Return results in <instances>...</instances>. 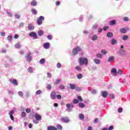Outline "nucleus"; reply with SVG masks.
<instances>
[{
	"label": "nucleus",
	"mask_w": 130,
	"mask_h": 130,
	"mask_svg": "<svg viewBox=\"0 0 130 130\" xmlns=\"http://www.w3.org/2000/svg\"><path fill=\"white\" fill-rule=\"evenodd\" d=\"M110 98H111V99H115V96H114V94H110Z\"/></svg>",
	"instance_id": "obj_45"
},
{
	"label": "nucleus",
	"mask_w": 130,
	"mask_h": 130,
	"mask_svg": "<svg viewBox=\"0 0 130 130\" xmlns=\"http://www.w3.org/2000/svg\"><path fill=\"white\" fill-rule=\"evenodd\" d=\"M120 31L121 32V33H123V34L126 33V30L125 29V28H120Z\"/></svg>",
	"instance_id": "obj_21"
},
{
	"label": "nucleus",
	"mask_w": 130,
	"mask_h": 130,
	"mask_svg": "<svg viewBox=\"0 0 130 130\" xmlns=\"http://www.w3.org/2000/svg\"><path fill=\"white\" fill-rule=\"evenodd\" d=\"M21 117H26V112H23L21 114Z\"/></svg>",
	"instance_id": "obj_47"
},
{
	"label": "nucleus",
	"mask_w": 130,
	"mask_h": 130,
	"mask_svg": "<svg viewBox=\"0 0 130 130\" xmlns=\"http://www.w3.org/2000/svg\"><path fill=\"white\" fill-rule=\"evenodd\" d=\"M66 107H67V108H68L67 109V111H68V112H70L71 109L70 108H71V104H67Z\"/></svg>",
	"instance_id": "obj_24"
},
{
	"label": "nucleus",
	"mask_w": 130,
	"mask_h": 130,
	"mask_svg": "<svg viewBox=\"0 0 130 130\" xmlns=\"http://www.w3.org/2000/svg\"><path fill=\"white\" fill-rule=\"evenodd\" d=\"M113 129V126L111 125L109 128H108V130H112Z\"/></svg>",
	"instance_id": "obj_60"
},
{
	"label": "nucleus",
	"mask_w": 130,
	"mask_h": 130,
	"mask_svg": "<svg viewBox=\"0 0 130 130\" xmlns=\"http://www.w3.org/2000/svg\"><path fill=\"white\" fill-rule=\"evenodd\" d=\"M56 4V6H59V5H60V2H59V1H56L55 2Z\"/></svg>",
	"instance_id": "obj_56"
},
{
	"label": "nucleus",
	"mask_w": 130,
	"mask_h": 130,
	"mask_svg": "<svg viewBox=\"0 0 130 130\" xmlns=\"http://www.w3.org/2000/svg\"><path fill=\"white\" fill-rule=\"evenodd\" d=\"M107 95H108V92H107V91H103L102 93V96L104 98H106V97H107Z\"/></svg>",
	"instance_id": "obj_13"
},
{
	"label": "nucleus",
	"mask_w": 130,
	"mask_h": 130,
	"mask_svg": "<svg viewBox=\"0 0 130 130\" xmlns=\"http://www.w3.org/2000/svg\"><path fill=\"white\" fill-rule=\"evenodd\" d=\"M101 52L102 53V54L105 55V54H107V51H105V50L103 49L101 51Z\"/></svg>",
	"instance_id": "obj_39"
},
{
	"label": "nucleus",
	"mask_w": 130,
	"mask_h": 130,
	"mask_svg": "<svg viewBox=\"0 0 130 130\" xmlns=\"http://www.w3.org/2000/svg\"><path fill=\"white\" fill-rule=\"evenodd\" d=\"M42 93V91L40 90H38L36 91V95H40V94Z\"/></svg>",
	"instance_id": "obj_36"
},
{
	"label": "nucleus",
	"mask_w": 130,
	"mask_h": 130,
	"mask_svg": "<svg viewBox=\"0 0 130 130\" xmlns=\"http://www.w3.org/2000/svg\"><path fill=\"white\" fill-rule=\"evenodd\" d=\"M76 90L77 92H80V91H81V88L80 87H76Z\"/></svg>",
	"instance_id": "obj_57"
},
{
	"label": "nucleus",
	"mask_w": 130,
	"mask_h": 130,
	"mask_svg": "<svg viewBox=\"0 0 130 130\" xmlns=\"http://www.w3.org/2000/svg\"><path fill=\"white\" fill-rule=\"evenodd\" d=\"M123 20L125 21H128V18L127 17H124Z\"/></svg>",
	"instance_id": "obj_63"
},
{
	"label": "nucleus",
	"mask_w": 130,
	"mask_h": 130,
	"mask_svg": "<svg viewBox=\"0 0 130 130\" xmlns=\"http://www.w3.org/2000/svg\"><path fill=\"white\" fill-rule=\"evenodd\" d=\"M122 110L123 109L122 108H119L118 109V112H119V113H121V112H122Z\"/></svg>",
	"instance_id": "obj_49"
},
{
	"label": "nucleus",
	"mask_w": 130,
	"mask_h": 130,
	"mask_svg": "<svg viewBox=\"0 0 130 130\" xmlns=\"http://www.w3.org/2000/svg\"><path fill=\"white\" fill-rule=\"evenodd\" d=\"M27 71L28 73H30V74H32V73H33V69L31 67H29L27 69Z\"/></svg>",
	"instance_id": "obj_33"
},
{
	"label": "nucleus",
	"mask_w": 130,
	"mask_h": 130,
	"mask_svg": "<svg viewBox=\"0 0 130 130\" xmlns=\"http://www.w3.org/2000/svg\"><path fill=\"white\" fill-rule=\"evenodd\" d=\"M61 120L63 121V122L68 123L70 121V119L68 117H62L61 118Z\"/></svg>",
	"instance_id": "obj_8"
},
{
	"label": "nucleus",
	"mask_w": 130,
	"mask_h": 130,
	"mask_svg": "<svg viewBox=\"0 0 130 130\" xmlns=\"http://www.w3.org/2000/svg\"><path fill=\"white\" fill-rule=\"evenodd\" d=\"M10 82H12L14 85H15V86H18V82H17V80L16 79H10Z\"/></svg>",
	"instance_id": "obj_11"
},
{
	"label": "nucleus",
	"mask_w": 130,
	"mask_h": 130,
	"mask_svg": "<svg viewBox=\"0 0 130 130\" xmlns=\"http://www.w3.org/2000/svg\"><path fill=\"white\" fill-rule=\"evenodd\" d=\"M73 103L74 104H78L79 103V100L74 99L73 100Z\"/></svg>",
	"instance_id": "obj_38"
},
{
	"label": "nucleus",
	"mask_w": 130,
	"mask_h": 130,
	"mask_svg": "<svg viewBox=\"0 0 130 130\" xmlns=\"http://www.w3.org/2000/svg\"><path fill=\"white\" fill-rule=\"evenodd\" d=\"M116 43H117V41L114 39H113L112 40L111 44L114 45V44H116Z\"/></svg>",
	"instance_id": "obj_25"
},
{
	"label": "nucleus",
	"mask_w": 130,
	"mask_h": 130,
	"mask_svg": "<svg viewBox=\"0 0 130 130\" xmlns=\"http://www.w3.org/2000/svg\"><path fill=\"white\" fill-rule=\"evenodd\" d=\"M97 38H98V36L93 35L91 38V40H92V41H95V40H97Z\"/></svg>",
	"instance_id": "obj_23"
},
{
	"label": "nucleus",
	"mask_w": 130,
	"mask_h": 130,
	"mask_svg": "<svg viewBox=\"0 0 130 130\" xmlns=\"http://www.w3.org/2000/svg\"><path fill=\"white\" fill-rule=\"evenodd\" d=\"M15 16L16 19H19L20 18V15L19 14H15Z\"/></svg>",
	"instance_id": "obj_59"
},
{
	"label": "nucleus",
	"mask_w": 130,
	"mask_h": 130,
	"mask_svg": "<svg viewBox=\"0 0 130 130\" xmlns=\"http://www.w3.org/2000/svg\"><path fill=\"white\" fill-rule=\"evenodd\" d=\"M116 24V22L115 20H112L110 22V25L111 26H114Z\"/></svg>",
	"instance_id": "obj_22"
},
{
	"label": "nucleus",
	"mask_w": 130,
	"mask_h": 130,
	"mask_svg": "<svg viewBox=\"0 0 130 130\" xmlns=\"http://www.w3.org/2000/svg\"><path fill=\"white\" fill-rule=\"evenodd\" d=\"M119 74V75H122V73H121V70H118V72H117V74Z\"/></svg>",
	"instance_id": "obj_51"
},
{
	"label": "nucleus",
	"mask_w": 130,
	"mask_h": 130,
	"mask_svg": "<svg viewBox=\"0 0 130 130\" xmlns=\"http://www.w3.org/2000/svg\"><path fill=\"white\" fill-rule=\"evenodd\" d=\"M77 99L80 101V102H83V98L80 95H77Z\"/></svg>",
	"instance_id": "obj_31"
},
{
	"label": "nucleus",
	"mask_w": 130,
	"mask_h": 130,
	"mask_svg": "<svg viewBox=\"0 0 130 130\" xmlns=\"http://www.w3.org/2000/svg\"><path fill=\"white\" fill-rule=\"evenodd\" d=\"M78 62L80 66L82 64H88V59L87 58L80 57L79 58Z\"/></svg>",
	"instance_id": "obj_1"
},
{
	"label": "nucleus",
	"mask_w": 130,
	"mask_h": 130,
	"mask_svg": "<svg viewBox=\"0 0 130 130\" xmlns=\"http://www.w3.org/2000/svg\"><path fill=\"white\" fill-rule=\"evenodd\" d=\"M6 36V32H5V31H3L1 33V36Z\"/></svg>",
	"instance_id": "obj_61"
},
{
	"label": "nucleus",
	"mask_w": 130,
	"mask_h": 130,
	"mask_svg": "<svg viewBox=\"0 0 130 130\" xmlns=\"http://www.w3.org/2000/svg\"><path fill=\"white\" fill-rule=\"evenodd\" d=\"M43 47L44 48H45L46 49H48L49 48V43L47 42L43 44Z\"/></svg>",
	"instance_id": "obj_12"
},
{
	"label": "nucleus",
	"mask_w": 130,
	"mask_h": 130,
	"mask_svg": "<svg viewBox=\"0 0 130 130\" xmlns=\"http://www.w3.org/2000/svg\"><path fill=\"white\" fill-rule=\"evenodd\" d=\"M44 17L41 16L37 18V23L39 25H42V21H44Z\"/></svg>",
	"instance_id": "obj_2"
},
{
	"label": "nucleus",
	"mask_w": 130,
	"mask_h": 130,
	"mask_svg": "<svg viewBox=\"0 0 130 130\" xmlns=\"http://www.w3.org/2000/svg\"><path fill=\"white\" fill-rule=\"evenodd\" d=\"M50 97L51 99L54 100L56 98V92L55 91H52L51 93Z\"/></svg>",
	"instance_id": "obj_6"
},
{
	"label": "nucleus",
	"mask_w": 130,
	"mask_h": 130,
	"mask_svg": "<svg viewBox=\"0 0 130 130\" xmlns=\"http://www.w3.org/2000/svg\"><path fill=\"white\" fill-rule=\"evenodd\" d=\"M128 39V36L125 35L124 36H123L122 37V40L124 41L127 40V39Z\"/></svg>",
	"instance_id": "obj_37"
},
{
	"label": "nucleus",
	"mask_w": 130,
	"mask_h": 130,
	"mask_svg": "<svg viewBox=\"0 0 130 130\" xmlns=\"http://www.w3.org/2000/svg\"><path fill=\"white\" fill-rule=\"evenodd\" d=\"M33 122H34V123H35L36 124H37V123H39V121L37 120H34Z\"/></svg>",
	"instance_id": "obj_53"
},
{
	"label": "nucleus",
	"mask_w": 130,
	"mask_h": 130,
	"mask_svg": "<svg viewBox=\"0 0 130 130\" xmlns=\"http://www.w3.org/2000/svg\"><path fill=\"white\" fill-rule=\"evenodd\" d=\"M96 57H98V58H102L103 55H102V54H96Z\"/></svg>",
	"instance_id": "obj_34"
},
{
	"label": "nucleus",
	"mask_w": 130,
	"mask_h": 130,
	"mask_svg": "<svg viewBox=\"0 0 130 130\" xmlns=\"http://www.w3.org/2000/svg\"><path fill=\"white\" fill-rule=\"evenodd\" d=\"M60 82V80H59V79L56 80V84H59Z\"/></svg>",
	"instance_id": "obj_58"
},
{
	"label": "nucleus",
	"mask_w": 130,
	"mask_h": 130,
	"mask_svg": "<svg viewBox=\"0 0 130 130\" xmlns=\"http://www.w3.org/2000/svg\"><path fill=\"white\" fill-rule=\"evenodd\" d=\"M7 14L8 15L9 17H12L13 14L9 12H7Z\"/></svg>",
	"instance_id": "obj_52"
},
{
	"label": "nucleus",
	"mask_w": 130,
	"mask_h": 130,
	"mask_svg": "<svg viewBox=\"0 0 130 130\" xmlns=\"http://www.w3.org/2000/svg\"><path fill=\"white\" fill-rule=\"evenodd\" d=\"M93 61L96 64H99V63H100V62H101V60H100V59H94L93 60Z\"/></svg>",
	"instance_id": "obj_14"
},
{
	"label": "nucleus",
	"mask_w": 130,
	"mask_h": 130,
	"mask_svg": "<svg viewBox=\"0 0 130 130\" xmlns=\"http://www.w3.org/2000/svg\"><path fill=\"white\" fill-rule=\"evenodd\" d=\"M109 28V27L108 26H105L103 27V30L104 31H106V30H107V29H108Z\"/></svg>",
	"instance_id": "obj_55"
},
{
	"label": "nucleus",
	"mask_w": 130,
	"mask_h": 130,
	"mask_svg": "<svg viewBox=\"0 0 130 130\" xmlns=\"http://www.w3.org/2000/svg\"><path fill=\"white\" fill-rule=\"evenodd\" d=\"M59 89H60V90H63L65 88L64 85H61L59 86Z\"/></svg>",
	"instance_id": "obj_40"
},
{
	"label": "nucleus",
	"mask_w": 130,
	"mask_h": 130,
	"mask_svg": "<svg viewBox=\"0 0 130 130\" xmlns=\"http://www.w3.org/2000/svg\"><path fill=\"white\" fill-rule=\"evenodd\" d=\"M76 77L77 78V79L81 80V79H82V78H83V74H82L81 73L79 74L76 75Z\"/></svg>",
	"instance_id": "obj_19"
},
{
	"label": "nucleus",
	"mask_w": 130,
	"mask_h": 130,
	"mask_svg": "<svg viewBox=\"0 0 130 130\" xmlns=\"http://www.w3.org/2000/svg\"><path fill=\"white\" fill-rule=\"evenodd\" d=\"M31 12L32 14V15H37V10L35 9H32L31 10Z\"/></svg>",
	"instance_id": "obj_16"
},
{
	"label": "nucleus",
	"mask_w": 130,
	"mask_h": 130,
	"mask_svg": "<svg viewBox=\"0 0 130 130\" xmlns=\"http://www.w3.org/2000/svg\"><path fill=\"white\" fill-rule=\"evenodd\" d=\"M25 58L27 59V61H31L32 60V56H31V53H28L25 56Z\"/></svg>",
	"instance_id": "obj_4"
},
{
	"label": "nucleus",
	"mask_w": 130,
	"mask_h": 130,
	"mask_svg": "<svg viewBox=\"0 0 130 130\" xmlns=\"http://www.w3.org/2000/svg\"><path fill=\"white\" fill-rule=\"evenodd\" d=\"M23 92L22 91H19L18 92V95L19 96H20L21 97H22L23 96Z\"/></svg>",
	"instance_id": "obj_48"
},
{
	"label": "nucleus",
	"mask_w": 130,
	"mask_h": 130,
	"mask_svg": "<svg viewBox=\"0 0 130 130\" xmlns=\"http://www.w3.org/2000/svg\"><path fill=\"white\" fill-rule=\"evenodd\" d=\"M99 122V118H95L94 120V123H98Z\"/></svg>",
	"instance_id": "obj_46"
},
{
	"label": "nucleus",
	"mask_w": 130,
	"mask_h": 130,
	"mask_svg": "<svg viewBox=\"0 0 130 130\" xmlns=\"http://www.w3.org/2000/svg\"><path fill=\"white\" fill-rule=\"evenodd\" d=\"M15 46V48H20L21 47V45H20V44H16Z\"/></svg>",
	"instance_id": "obj_42"
},
{
	"label": "nucleus",
	"mask_w": 130,
	"mask_h": 130,
	"mask_svg": "<svg viewBox=\"0 0 130 130\" xmlns=\"http://www.w3.org/2000/svg\"><path fill=\"white\" fill-rule=\"evenodd\" d=\"M79 117L80 119H84V118H85V116H84V114H80L79 115Z\"/></svg>",
	"instance_id": "obj_30"
},
{
	"label": "nucleus",
	"mask_w": 130,
	"mask_h": 130,
	"mask_svg": "<svg viewBox=\"0 0 130 130\" xmlns=\"http://www.w3.org/2000/svg\"><path fill=\"white\" fill-rule=\"evenodd\" d=\"M29 35L30 37H33L35 39H37L38 38L37 35H36V33L34 32V31L31 32Z\"/></svg>",
	"instance_id": "obj_5"
},
{
	"label": "nucleus",
	"mask_w": 130,
	"mask_h": 130,
	"mask_svg": "<svg viewBox=\"0 0 130 130\" xmlns=\"http://www.w3.org/2000/svg\"><path fill=\"white\" fill-rule=\"evenodd\" d=\"M24 25H25V24L23 22H21L19 24V27L20 28H23L24 27Z\"/></svg>",
	"instance_id": "obj_43"
},
{
	"label": "nucleus",
	"mask_w": 130,
	"mask_h": 130,
	"mask_svg": "<svg viewBox=\"0 0 130 130\" xmlns=\"http://www.w3.org/2000/svg\"><path fill=\"white\" fill-rule=\"evenodd\" d=\"M38 34L39 36H42V35H43V31H42V30L38 31Z\"/></svg>",
	"instance_id": "obj_32"
},
{
	"label": "nucleus",
	"mask_w": 130,
	"mask_h": 130,
	"mask_svg": "<svg viewBox=\"0 0 130 130\" xmlns=\"http://www.w3.org/2000/svg\"><path fill=\"white\" fill-rule=\"evenodd\" d=\"M14 110L11 111L10 112V115H13V114H14Z\"/></svg>",
	"instance_id": "obj_62"
},
{
	"label": "nucleus",
	"mask_w": 130,
	"mask_h": 130,
	"mask_svg": "<svg viewBox=\"0 0 130 130\" xmlns=\"http://www.w3.org/2000/svg\"><path fill=\"white\" fill-rule=\"evenodd\" d=\"M114 60V56H111L110 57H109L108 61L109 62H112Z\"/></svg>",
	"instance_id": "obj_17"
},
{
	"label": "nucleus",
	"mask_w": 130,
	"mask_h": 130,
	"mask_svg": "<svg viewBox=\"0 0 130 130\" xmlns=\"http://www.w3.org/2000/svg\"><path fill=\"white\" fill-rule=\"evenodd\" d=\"M25 111L26 113H30V112H31V109L29 108H26Z\"/></svg>",
	"instance_id": "obj_41"
},
{
	"label": "nucleus",
	"mask_w": 130,
	"mask_h": 130,
	"mask_svg": "<svg viewBox=\"0 0 130 130\" xmlns=\"http://www.w3.org/2000/svg\"><path fill=\"white\" fill-rule=\"evenodd\" d=\"M35 117L36 120H38V121L41 120V118H42L41 115H40L38 114H35Z\"/></svg>",
	"instance_id": "obj_9"
},
{
	"label": "nucleus",
	"mask_w": 130,
	"mask_h": 130,
	"mask_svg": "<svg viewBox=\"0 0 130 130\" xmlns=\"http://www.w3.org/2000/svg\"><path fill=\"white\" fill-rule=\"evenodd\" d=\"M49 130H57V128H56V127H54L53 126H50Z\"/></svg>",
	"instance_id": "obj_29"
},
{
	"label": "nucleus",
	"mask_w": 130,
	"mask_h": 130,
	"mask_svg": "<svg viewBox=\"0 0 130 130\" xmlns=\"http://www.w3.org/2000/svg\"><path fill=\"white\" fill-rule=\"evenodd\" d=\"M75 70H76V71H78V72H81V71H82V68L79 66H77L75 67Z\"/></svg>",
	"instance_id": "obj_20"
},
{
	"label": "nucleus",
	"mask_w": 130,
	"mask_h": 130,
	"mask_svg": "<svg viewBox=\"0 0 130 130\" xmlns=\"http://www.w3.org/2000/svg\"><path fill=\"white\" fill-rule=\"evenodd\" d=\"M10 118L12 120H14V116H13V115H10Z\"/></svg>",
	"instance_id": "obj_64"
},
{
	"label": "nucleus",
	"mask_w": 130,
	"mask_h": 130,
	"mask_svg": "<svg viewBox=\"0 0 130 130\" xmlns=\"http://www.w3.org/2000/svg\"><path fill=\"white\" fill-rule=\"evenodd\" d=\"M30 5L31 6V7H36V6H37V1L33 0L31 2Z\"/></svg>",
	"instance_id": "obj_10"
},
{
	"label": "nucleus",
	"mask_w": 130,
	"mask_h": 130,
	"mask_svg": "<svg viewBox=\"0 0 130 130\" xmlns=\"http://www.w3.org/2000/svg\"><path fill=\"white\" fill-rule=\"evenodd\" d=\"M57 68H58V69H60V68H61V64L60 63H58L57 64Z\"/></svg>",
	"instance_id": "obj_50"
},
{
	"label": "nucleus",
	"mask_w": 130,
	"mask_h": 130,
	"mask_svg": "<svg viewBox=\"0 0 130 130\" xmlns=\"http://www.w3.org/2000/svg\"><path fill=\"white\" fill-rule=\"evenodd\" d=\"M79 51H81V48L80 47H77L75 48H74L72 52L73 54H74V55H76L78 54V52H79Z\"/></svg>",
	"instance_id": "obj_3"
},
{
	"label": "nucleus",
	"mask_w": 130,
	"mask_h": 130,
	"mask_svg": "<svg viewBox=\"0 0 130 130\" xmlns=\"http://www.w3.org/2000/svg\"><path fill=\"white\" fill-rule=\"evenodd\" d=\"M79 106L80 108H84V107H85V105L84 103H79Z\"/></svg>",
	"instance_id": "obj_27"
},
{
	"label": "nucleus",
	"mask_w": 130,
	"mask_h": 130,
	"mask_svg": "<svg viewBox=\"0 0 130 130\" xmlns=\"http://www.w3.org/2000/svg\"><path fill=\"white\" fill-rule=\"evenodd\" d=\"M107 37L111 38L113 37V34L111 32H108L107 34Z\"/></svg>",
	"instance_id": "obj_15"
},
{
	"label": "nucleus",
	"mask_w": 130,
	"mask_h": 130,
	"mask_svg": "<svg viewBox=\"0 0 130 130\" xmlns=\"http://www.w3.org/2000/svg\"><path fill=\"white\" fill-rule=\"evenodd\" d=\"M40 63L41 64H43L44 63H45V59L44 58H42L40 60Z\"/></svg>",
	"instance_id": "obj_28"
},
{
	"label": "nucleus",
	"mask_w": 130,
	"mask_h": 130,
	"mask_svg": "<svg viewBox=\"0 0 130 130\" xmlns=\"http://www.w3.org/2000/svg\"><path fill=\"white\" fill-rule=\"evenodd\" d=\"M70 86L71 89H72V90H75V89H76L75 84H70Z\"/></svg>",
	"instance_id": "obj_26"
},
{
	"label": "nucleus",
	"mask_w": 130,
	"mask_h": 130,
	"mask_svg": "<svg viewBox=\"0 0 130 130\" xmlns=\"http://www.w3.org/2000/svg\"><path fill=\"white\" fill-rule=\"evenodd\" d=\"M56 127L58 129L62 130V126H61V125L58 124L56 126Z\"/></svg>",
	"instance_id": "obj_35"
},
{
	"label": "nucleus",
	"mask_w": 130,
	"mask_h": 130,
	"mask_svg": "<svg viewBox=\"0 0 130 130\" xmlns=\"http://www.w3.org/2000/svg\"><path fill=\"white\" fill-rule=\"evenodd\" d=\"M7 39L9 40V41H11V40L13 39V37H12V36H9L7 37Z\"/></svg>",
	"instance_id": "obj_44"
},
{
	"label": "nucleus",
	"mask_w": 130,
	"mask_h": 130,
	"mask_svg": "<svg viewBox=\"0 0 130 130\" xmlns=\"http://www.w3.org/2000/svg\"><path fill=\"white\" fill-rule=\"evenodd\" d=\"M57 98L59 100H60V99H61V95L59 94V95H57Z\"/></svg>",
	"instance_id": "obj_54"
},
{
	"label": "nucleus",
	"mask_w": 130,
	"mask_h": 130,
	"mask_svg": "<svg viewBox=\"0 0 130 130\" xmlns=\"http://www.w3.org/2000/svg\"><path fill=\"white\" fill-rule=\"evenodd\" d=\"M28 30H34V26L30 23L28 26Z\"/></svg>",
	"instance_id": "obj_18"
},
{
	"label": "nucleus",
	"mask_w": 130,
	"mask_h": 130,
	"mask_svg": "<svg viewBox=\"0 0 130 130\" xmlns=\"http://www.w3.org/2000/svg\"><path fill=\"white\" fill-rule=\"evenodd\" d=\"M111 73L113 74V76H116L117 75V71L115 68H113L111 71Z\"/></svg>",
	"instance_id": "obj_7"
}]
</instances>
